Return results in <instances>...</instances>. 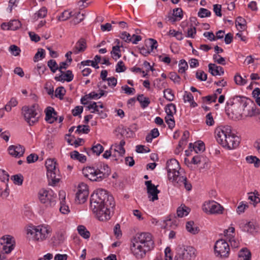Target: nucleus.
I'll use <instances>...</instances> for the list:
<instances>
[{
    "label": "nucleus",
    "instance_id": "obj_1",
    "mask_svg": "<svg viewBox=\"0 0 260 260\" xmlns=\"http://www.w3.org/2000/svg\"><path fill=\"white\" fill-rule=\"evenodd\" d=\"M115 206L113 197L109 194L106 190L98 189L91 196V208L101 221H107L110 219Z\"/></svg>",
    "mask_w": 260,
    "mask_h": 260
},
{
    "label": "nucleus",
    "instance_id": "obj_2",
    "mask_svg": "<svg viewBox=\"0 0 260 260\" xmlns=\"http://www.w3.org/2000/svg\"><path fill=\"white\" fill-rule=\"evenodd\" d=\"M131 250L138 259L143 258L147 252L151 250L154 246L152 235L147 232L137 234L132 239Z\"/></svg>",
    "mask_w": 260,
    "mask_h": 260
},
{
    "label": "nucleus",
    "instance_id": "obj_3",
    "mask_svg": "<svg viewBox=\"0 0 260 260\" xmlns=\"http://www.w3.org/2000/svg\"><path fill=\"white\" fill-rule=\"evenodd\" d=\"M215 135L217 142L228 150L236 148L240 143L239 138L232 133L229 126L217 127L215 130Z\"/></svg>",
    "mask_w": 260,
    "mask_h": 260
},
{
    "label": "nucleus",
    "instance_id": "obj_4",
    "mask_svg": "<svg viewBox=\"0 0 260 260\" xmlns=\"http://www.w3.org/2000/svg\"><path fill=\"white\" fill-rule=\"evenodd\" d=\"M167 169L168 178L174 185H183L186 190H191L192 186L187 182L186 177L181 175L179 172L180 167L176 159H171L168 160L167 162Z\"/></svg>",
    "mask_w": 260,
    "mask_h": 260
},
{
    "label": "nucleus",
    "instance_id": "obj_5",
    "mask_svg": "<svg viewBox=\"0 0 260 260\" xmlns=\"http://www.w3.org/2000/svg\"><path fill=\"white\" fill-rule=\"evenodd\" d=\"M51 232V227L45 225H40L27 230V235H30L34 240L40 242L49 238Z\"/></svg>",
    "mask_w": 260,
    "mask_h": 260
},
{
    "label": "nucleus",
    "instance_id": "obj_6",
    "mask_svg": "<svg viewBox=\"0 0 260 260\" xmlns=\"http://www.w3.org/2000/svg\"><path fill=\"white\" fill-rule=\"evenodd\" d=\"M42 112L39 106L34 104L30 107L25 106L22 109V113L25 121L29 125H32L39 120Z\"/></svg>",
    "mask_w": 260,
    "mask_h": 260
},
{
    "label": "nucleus",
    "instance_id": "obj_7",
    "mask_svg": "<svg viewBox=\"0 0 260 260\" xmlns=\"http://www.w3.org/2000/svg\"><path fill=\"white\" fill-rule=\"evenodd\" d=\"M47 169V176L51 181V184L55 185L59 180L58 173V170L56 168V162L51 159H48L45 163Z\"/></svg>",
    "mask_w": 260,
    "mask_h": 260
},
{
    "label": "nucleus",
    "instance_id": "obj_8",
    "mask_svg": "<svg viewBox=\"0 0 260 260\" xmlns=\"http://www.w3.org/2000/svg\"><path fill=\"white\" fill-rule=\"evenodd\" d=\"M39 198L41 202L46 207H52L56 203V196L52 190L41 189L39 191Z\"/></svg>",
    "mask_w": 260,
    "mask_h": 260
},
{
    "label": "nucleus",
    "instance_id": "obj_9",
    "mask_svg": "<svg viewBox=\"0 0 260 260\" xmlns=\"http://www.w3.org/2000/svg\"><path fill=\"white\" fill-rule=\"evenodd\" d=\"M214 251L216 256L226 258L230 254L229 245L224 240H218L214 245Z\"/></svg>",
    "mask_w": 260,
    "mask_h": 260
},
{
    "label": "nucleus",
    "instance_id": "obj_10",
    "mask_svg": "<svg viewBox=\"0 0 260 260\" xmlns=\"http://www.w3.org/2000/svg\"><path fill=\"white\" fill-rule=\"evenodd\" d=\"M203 210L205 212L211 214H221L224 208L214 201H209L204 203Z\"/></svg>",
    "mask_w": 260,
    "mask_h": 260
},
{
    "label": "nucleus",
    "instance_id": "obj_11",
    "mask_svg": "<svg viewBox=\"0 0 260 260\" xmlns=\"http://www.w3.org/2000/svg\"><path fill=\"white\" fill-rule=\"evenodd\" d=\"M88 195L89 191L87 185L83 182L79 183L76 193V202L78 204L85 203L88 197Z\"/></svg>",
    "mask_w": 260,
    "mask_h": 260
},
{
    "label": "nucleus",
    "instance_id": "obj_12",
    "mask_svg": "<svg viewBox=\"0 0 260 260\" xmlns=\"http://www.w3.org/2000/svg\"><path fill=\"white\" fill-rule=\"evenodd\" d=\"M82 173L84 176L92 181H101V173H99V169L87 167L83 168Z\"/></svg>",
    "mask_w": 260,
    "mask_h": 260
},
{
    "label": "nucleus",
    "instance_id": "obj_13",
    "mask_svg": "<svg viewBox=\"0 0 260 260\" xmlns=\"http://www.w3.org/2000/svg\"><path fill=\"white\" fill-rule=\"evenodd\" d=\"M179 258L190 259L195 256V249L191 246H182L179 250Z\"/></svg>",
    "mask_w": 260,
    "mask_h": 260
},
{
    "label": "nucleus",
    "instance_id": "obj_14",
    "mask_svg": "<svg viewBox=\"0 0 260 260\" xmlns=\"http://www.w3.org/2000/svg\"><path fill=\"white\" fill-rule=\"evenodd\" d=\"M145 184L147 187V193L148 198H150V201L154 202L157 200L158 193L160 191L157 189V187L151 183V181H145Z\"/></svg>",
    "mask_w": 260,
    "mask_h": 260
},
{
    "label": "nucleus",
    "instance_id": "obj_15",
    "mask_svg": "<svg viewBox=\"0 0 260 260\" xmlns=\"http://www.w3.org/2000/svg\"><path fill=\"white\" fill-rule=\"evenodd\" d=\"M9 153L12 156L20 157L23 155L25 152V148L19 144L11 145L8 148Z\"/></svg>",
    "mask_w": 260,
    "mask_h": 260
},
{
    "label": "nucleus",
    "instance_id": "obj_16",
    "mask_svg": "<svg viewBox=\"0 0 260 260\" xmlns=\"http://www.w3.org/2000/svg\"><path fill=\"white\" fill-rule=\"evenodd\" d=\"M45 120L49 123H52L57 120V112L51 107H48L45 110Z\"/></svg>",
    "mask_w": 260,
    "mask_h": 260
},
{
    "label": "nucleus",
    "instance_id": "obj_17",
    "mask_svg": "<svg viewBox=\"0 0 260 260\" xmlns=\"http://www.w3.org/2000/svg\"><path fill=\"white\" fill-rule=\"evenodd\" d=\"M239 225L242 231L249 233H252L256 229L255 223L253 221L246 222L243 220Z\"/></svg>",
    "mask_w": 260,
    "mask_h": 260
},
{
    "label": "nucleus",
    "instance_id": "obj_18",
    "mask_svg": "<svg viewBox=\"0 0 260 260\" xmlns=\"http://www.w3.org/2000/svg\"><path fill=\"white\" fill-rule=\"evenodd\" d=\"M87 48L86 41L84 38H80L73 48V53L75 54L84 52Z\"/></svg>",
    "mask_w": 260,
    "mask_h": 260
},
{
    "label": "nucleus",
    "instance_id": "obj_19",
    "mask_svg": "<svg viewBox=\"0 0 260 260\" xmlns=\"http://www.w3.org/2000/svg\"><path fill=\"white\" fill-rule=\"evenodd\" d=\"M74 78V75L73 74L72 71L71 70H68L66 73L63 72V73H61V75L59 76H56L54 79L57 81L60 82H70Z\"/></svg>",
    "mask_w": 260,
    "mask_h": 260
},
{
    "label": "nucleus",
    "instance_id": "obj_20",
    "mask_svg": "<svg viewBox=\"0 0 260 260\" xmlns=\"http://www.w3.org/2000/svg\"><path fill=\"white\" fill-rule=\"evenodd\" d=\"M59 196L60 200V207L59 208L60 211L62 214H68L70 212L69 207L65 204L64 200L66 198V193L63 191H60L59 192Z\"/></svg>",
    "mask_w": 260,
    "mask_h": 260
},
{
    "label": "nucleus",
    "instance_id": "obj_21",
    "mask_svg": "<svg viewBox=\"0 0 260 260\" xmlns=\"http://www.w3.org/2000/svg\"><path fill=\"white\" fill-rule=\"evenodd\" d=\"M209 72L213 76L221 75L224 74L223 69L220 66H217L214 63L208 64Z\"/></svg>",
    "mask_w": 260,
    "mask_h": 260
},
{
    "label": "nucleus",
    "instance_id": "obj_22",
    "mask_svg": "<svg viewBox=\"0 0 260 260\" xmlns=\"http://www.w3.org/2000/svg\"><path fill=\"white\" fill-rule=\"evenodd\" d=\"M189 147L191 151H192V149L197 153L203 152L205 150V144L202 141H198L194 144L190 143Z\"/></svg>",
    "mask_w": 260,
    "mask_h": 260
},
{
    "label": "nucleus",
    "instance_id": "obj_23",
    "mask_svg": "<svg viewBox=\"0 0 260 260\" xmlns=\"http://www.w3.org/2000/svg\"><path fill=\"white\" fill-rule=\"evenodd\" d=\"M251 256V252L247 248H242L239 251L238 260H250Z\"/></svg>",
    "mask_w": 260,
    "mask_h": 260
},
{
    "label": "nucleus",
    "instance_id": "obj_24",
    "mask_svg": "<svg viewBox=\"0 0 260 260\" xmlns=\"http://www.w3.org/2000/svg\"><path fill=\"white\" fill-rule=\"evenodd\" d=\"M186 229L191 234H196L200 231L199 228L194 225V223L193 221H189L186 223Z\"/></svg>",
    "mask_w": 260,
    "mask_h": 260
},
{
    "label": "nucleus",
    "instance_id": "obj_25",
    "mask_svg": "<svg viewBox=\"0 0 260 260\" xmlns=\"http://www.w3.org/2000/svg\"><path fill=\"white\" fill-rule=\"evenodd\" d=\"M71 157L74 159L80 161V162L84 163L86 161V157L79 153L77 151L74 150L70 153Z\"/></svg>",
    "mask_w": 260,
    "mask_h": 260
},
{
    "label": "nucleus",
    "instance_id": "obj_26",
    "mask_svg": "<svg viewBox=\"0 0 260 260\" xmlns=\"http://www.w3.org/2000/svg\"><path fill=\"white\" fill-rule=\"evenodd\" d=\"M99 173L102 174L101 175V181L108 177L111 173V170L107 165H104L100 169H99Z\"/></svg>",
    "mask_w": 260,
    "mask_h": 260
},
{
    "label": "nucleus",
    "instance_id": "obj_27",
    "mask_svg": "<svg viewBox=\"0 0 260 260\" xmlns=\"http://www.w3.org/2000/svg\"><path fill=\"white\" fill-rule=\"evenodd\" d=\"M137 100L141 104V106L143 108H145L148 106L150 103L148 98L144 96L143 94H139L137 96Z\"/></svg>",
    "mask_w": 260,
    "mask_h": 260
},
{
    "label": "nucleus",
    "instance_id": "obj_28",
    "mask_svg": "<svg viewBox=\"0 0 260 260\" xmlns=\"http://www.w3.org/2000/svg\"><path fill=\"white\" fill-rule=\"evenodd\" d=\"M1 244L6 245H13V246H15V241L14 238L10 235H5L2 237L1 238Z\"/></svg>",
    "mask_w": 260,
    "mask_h": 260
},
{
    "label": "nucleus",
    "instance_id": "obj_29",
    "mask_svg": "<svg viewBox=\"0 0 260 260\" xmlns=\"http://www.w3.org/2000/svg\"><path fill=\"white\" fill-rule=\"evenodd\" d=\"M190 212V209L184 205L178 207L177 210V214L179 217H183L186 216Z\"/></svg>",
    "mask_w": 260,
    "mask_h": 260
},
{
    "label": "nucleus",
    "instance_id": "obj_30",
    "mask_svg": "<svg viewBox=\"0 0 260 260\" xmlns=\"http://www.w3.org/2000/svg\"><path fill=\"white\" fill-rule=\"evenodd\" d=\"M165 111L167 113L166 116L173 117V114L176 112V106L172 103L168 104L165 108Z\"/></svg>",
    "mask_w": 260,
    "mask_h": 260
},
{
    "label": "nucleus",
    "instance_id": "obj_31",
    "mask_svg": "<svg viewBox=\"0 0 260 260\" xmlns=\"http://www.w3.org/2000/svg\"><path fill=\"white\" fill-rule=\"evenodd\" d=\"M47 9L46 7H42L38 11L35 13L34 19L38 20L40 18H43L47 15Z\"/></svg>",
    "mask_w": 260,
    "mask_h": 260
},
{
    "label": "nucleus",
    "instance_id": "obj_32",
    "mask_svg": "<svg viewBox=\"0 0 260 260\" xmlns=\"http://www.w3.org/2000/svg\"><path fill=\"white\" fill-rule=\"evenodd\" d=\"M120 47V45H116L112 47V50L111 52V54L112 56V57L115 60H117L121 56Z\"/></svg>",
    "mask_w": 260,
    "mask_h": 260
},
{
    "label": "nucleus",
    "instance_id": "obj_33",
    "mask_svg": "<svg viewBox=\"0 0 260 260\" xmlns=\"http://www.w3.org/2000/svg\"><path fill=\"white\" fill-rule=\"evenodd\" d=\"M79 234L84 238L88 239L90 237V232L83 225H79L77 228Z\"/></svg>",
    "mask_w": 260,
    "mask_h": 260
},
{
    "label": "nucleus",
    "instance_id": "obj_34",
    "mask_svg": "<svg viewBox=\"0 0 260 260\" xmlns=\"http://www.w3.org/2000/svg\"><path fill=\"white\" fill-rule=\"evenodd\" d=\"M87 108L89 110H93V111H91V113L98 112L99 115H101L102 118H104L105 117H106V114L103 113L102 111H101V113L100 112L98 109L99 106L97 105L95 102H93L92 103L89 104Z\"/></svg>",
    "mask_w": 260,
    "mask_h": 260
},
{
    "label": "nucleus",
    "instance_id": "obj_35",
    "mask_svg": "<svg viewBox=\"0 0 260 260\" xmlns=\"http://www.w3.org/2000/svg\"><path fill=\"white\" fill-rule=\"evenodd\" d=\"M246 160L249 164H253L256 168H258L260 166V160L256 156H248L246 157Z\"/></svg>",
    "mask_w": 260,
    "mask_h": 260
},
{
    "label": "nucleus",
    "instance_id": "obj_36",
    "mask_svg": "<svg viewBox=\"0 0 260 260\" xmlns=\"http://www.w3.org/2000/svg\"><path fill=\"white\" fill-rule=\"evenodd\" d=\"M236 25L237 27L239 26L240 28L238 27L239 30H244L246 28V21L245 19L241 17H238L236 20Z\"/></svg>",
    "mask_w": 260,
    "mask_h": 260
},
{
    "label": "nucleus",
    "instance_id": "obj_37",
    "mask_svg": "<svg viewBox=\"0 0 260 260\" xmlns=\"http://www.w3.org/2000/svg\"><path fill=\"white\" fill-rule=\"evenodd\" d=\"M91 150L94 154H95L96 155L98 156L100 155V154L103 152L104 147L100 144L97 143L93 145V146L91 148Z\"/></svg>",
    "mask_w": 260,
    "mask_h": 260
},
{
    "label": "nucleus",
    "instance_id": "obj_38",
    "mask_svg": "<svg viewBox=\"0 0 260 260\" xmlns=\"http://www.w3.org/2000/svg\"><path fill=\"white\" fill-rule=\"evenodd\" d=\"M11 179L13 181L15 185H21L23 181V176L21 174H16L11 177Z\"/></svg>",
    "mask_w": 260,
    "mask_h": 260
},
{
    "label": "nucleus",
    "instance_id": "obj_39",
    "mask_svg": "<svg viewBox=\"0 0 260 260\" xmlns=\"http://www.w3.org/2000/svg\"><path fill=\"white\" fill-rule=\"evenodd\" d=\"M47 66L51 72L54 73H55L57 70H58V65L54 59L49 60L47 62Z\"/></svg>",
    "mask_w": 260,
    "mask_h": 260
},
{
    "label": "nucleus",
    "instance_id": "obj_40",
    "mask_svg": "<svg viewBox=\"0 0 260 260\" xmlns=\"http://www.w3.org/2000/svg\"><path fill=\"white\" fill-rule=\"evenodd\" d=\"M9 51L12 55L15 56L19 55L21 52L20 48L15 45H10Z\"/></svg>",
    "mask_w": 260,
    "mask_h": 260
},
{
    "label": "nucleus",
    "instance_id": "obj_41",
    "mask_svg": "<svg viewBox=\"0 0 260 260\" xmlns=\"http://www.w3.org/2000/svg\"><path fill=\"white\" fill-rule=\"evenodd\" d=\"M234 81L236 84L238 85H244L247 83V81L244 78H242L238 73L235 75L234 77Z\"/></svg>",
    "mask_w": 260,
    "mask_h": 260
},
{
    "label": "nucleus",
    "instance_id": "obj_42",
    "mask_svg": "<svg viewBox=\"0 0 260 260\" xmlns=\"http://www.w3.org/2000/svg\"><path fill=\"white\" fill-rule=\"evenodd\" d=\"M188 68V64L187 62L184 60L182 59L180 61L179 63V70L178 72L181 74H183L185 73V71Z\"/></svg>",
    "mask_w": 260,
    "mask_h": 260
},
{
    "label": "nucleus",
    "instance_id": "obj_43",
    "mask_svg": "<svg viewBox=\"0 0 260 260\" xmlns=\"http://www.w3.org/2000/svg\"><path fill=\"white\" fill-rule=\"evenodd\" d=\"M164 96L169 101H172L174 98V95L171 89L167 88L164 91Z\"/></svg>",
    "mask_w": 260,
    "mask_h": 260
},
{
    "label": "nucleus",
    "instance_id": "obj_44",
    "mask_svg": "<svg viewBox=\"0 0 260 260\" xmlns=\"http://www.w3.org/2000/svg\"><path fill=\"white\" fill-rule=\"evenodd\" d=\"M21 26L20 22L17 20H13L9 22L10 30H15L19 28Z\"/></svg>",
    "mask_w": 260,
    "mask_h": 260
},
{
    "label": "nucleus",
    "instance_id": "obj_45",
    "mask_svg": "<svg viewBox=\"0 0 260 260\" xmlns=\"http://www.w3.org/2000/svg\"><path fill=\"white\" fill-rule=\"evenodd\" d=\"M72 16L71 12H69V11H64L59 16H58V20L62 21H65L70 18Z\"/></svg>",
    "mask_w": 260,
    "mask_h": 260
},
{
    "label": "nucleus",
    "instance_id": "obj_46",
    "mask_svg": "<svg viewBox=\"0 0 260 260\" xmlns=\"http://www.w3.org/2000/svg\"><path fill=\"white\" fill-rule=\"evenodd\" d=\"M198 15L201 18H204L210 16L211 12L208 10L202 8L199 10Z\"/></svg>",
    "mask_w": 260,
    "mask_h": 260
},
{
    "label": "nucleus",
    "instance_id": "obj_47",
    "mask_svg": "<svg viewBox=\"0 0 260 260\" xmlns=\"http://www.w3.org/2000/svg\"><path fill=\"white\" fill-rule=\"evenodd\" d=\"M89 126L87 125H78L77 127L76 133L87 134L89 132Z\"/></svg>",
    "mask_w": 260,
    "mask_h": 260
},
{
    "label": "nucleus",
    "instance_id": "obj_48",
    "mask_svg": "<svg viewBox=\"0 0 260 260\" xmlns=\"http://www.w3.org/2000/svg\"><path fill=\"white\" fill-rule=\"evenodd\" d=\"M39 57L41 58H44L45 57V50L42 48L38 49V52L36 53L34 58V61H37Z\"/></svg>",
    "mask_w": 260,
    "mask_h": 260
},
{
    "label": "nucleus",
    "instance_id": "obj_49",
    "mask_svg": "<svg viewBox=\"0 0 260 260\" xmlns=\"http://www.w3.org/2000/svg\"><path fill=\"white\" fill-rule=\"evenodd\" d=\"M196 78L200 81H206L207 75L203 71H198L196 72Z\"/></svg>",
    "mask_w": 260,
    "mask_h": 260
},
{
    "label": "nucleus",
    "instance_id": "obj_50",
    "mask_svg": "<svg viewBox=\"0 0 260 260\" xmlns=\"http://www.w3.org/2000/svg\"><path fill=\"white\" fill-rule=\"evenodd\" d=\"M126 67L124 66V63L122 61H119L118 62L116 66L115 71L117 73L123 72L125 71Z\"/></svg>",
    "mask_w": 260,
    "mask_h": 260
},
{
    "label": "nucleus",
    "instance_id": "obj_51",
    "mask_svg": "<svg viewBox=\"0 0 260 260\" xmlns=\"http://www.w3.org/2000/svg\"><path fill=\"white\" fill-rule=\"evenodd\" d=\"M213 58L215 62L218 64L224 65L225 64V59L218 54H215L213 56Z\"/></svg>",
    "mask_w": 260,
    "mask_h": 260
},
{
    "label": "nucleus",
    "instance_id": "obj_52",
    "mask_svg": "<svg viewBox=\"0 0 260 260\" xmlns=\"http://www.w3.org/2000/svg\"><path fill=\"white\" fill-rule=\"evenodd\" d=\"M165 121L168 124L169 128L172 129L175 126V120L173 117H170V116L165 117Z\"/></svg>",
    "mask_w": 260,
    "mask_h": 260
},
{
    "label": "nucleus",
    "instance_id": "obj_53",
    "mask_svg": "<svg viewBox=\"0 0 260 260\" xmlns=\"http://www.w3.org/2000/svg\"><path fill=\"white\" fill-rule=\"evenodd\" d=\"M65 92L66 91L63 87H59L55 90V96L61 99L64 95Z\"/></svg>",
    "mask_w": 260,
    "mask_h": 260
},
{
    "label": "nucleus",
    "instance_id": "obj_54",
    "mask_svg": "<svg viewBox=\"0 0 260 260\" xmlns=\"http://www.w3.org/2000/svg\"><path fill=\"white\" fill-rule=\"evenodd\" d=\"M9 174L7 173L4 170H2V171L0 172V180L2 182L7 183V182L9 181Z\"/></svg>",
    "mask_w": 260,
    "mask_h": 260
},
{
    "label": "nucleus",
    "instance_id": "obj_55",
    "mask_svg": "<svg viewBox=\"0 0 260 260\" xmlns=\"http://www.w3.org/2000/svg\"><path fill=\"white\" fill-rule=\"evenodd\" d=\"M38 74L40 75V77H41L42 75L45 73V71L47 70L46 66L44 64H38L36 68Z\"/></svg>",
    "mask_w": 260,
    "mask_h": 260
},
{
    "label": "nucleus",
    "instance_id": "obj_56",
    "mask_svg": "<svg viewBox=\"0 0 260 260\" xmlns=\"http://www.w3.org/2000/svg\"><path fill=\"white\" fill-rule=\"evenodd\" d=\"M173 15L179 20L182 18V10L181 8H176L173 10Z\"/></svg>",
    "mask_w": 260,
    "mask_h": 260
},
{
    "label": "nucleus",
    "instance_id": "obj_57",
    "mask_svg": "<svg viewBox=\"0 0 260 260\" xmlns=\"http://www.w3.org/2000/svg\"><path fill=\"white\" fill-rule=\"evenodd\" d=\"M148 44L150 47L149 49L151 50V52H152L154 49H156L158 46L156 40L153 39H149Z\"/></svg>",
    "mask_w": 260,
    "mask_h": 260
},
{
    "label": "nucleus",
    "instance_id": "obj_58",
    "mask_svg": "<svg viewBox=\"0 0 260 260\" xmlns=\"http://www.w3.org/2000/svg\"><path fill=\"white\" fill-rule=\"evenodd\" d=\"M120 37L121 39L123 40L125 42L127 43H129L132 41L130 34L126 31L122 32Z\"/></svg>",
    "mask_w": 260,
    "mask_h": 260
},
{
    "label": "nucleus",
    "instance_id": "obj_59",
    "mask_svg": "<svg viewBox=\"0 0 260 260\" xmlns=\"http://www.w3.org/2000/svg\"><path fill=\"white\" fill-rule=\"evenodd\" d=\"M3 246L2 248V251L4 252L5 253L8 254L10 253L14 248L15 246H13V245H6L3 244Z\"/></svg>",
    "mask_w": 260,
    "mask_h": 260
},
{
    "label": "nucleus",
    "instance_id": "obj_60",
    "mask_svg": "<svg viewBox=\"0 0 260 260\" xmlns=\"http://www.w3.org/2000/svg\"><path fill=\"white\" fill-rule=\"evenodd\" d=\"M170 78L175 83H179L180 77L177 73L175 72H171L170 74Z\"/></svg>",
    "mask_w": 260,
    "mask_h": 260
},
{
    "label": "nucleus",
    "instance_id": "obj_61",
    "mask_svg": "<svg viewBox=\"0 0 260 260\" xmlns=\"http://www.w3.org/2000/svg\"><path fill=\"white\" fill-rule=\"evenodd\" d=\"M38 159V156L36 154L32 153L27 157L26 160L28 164H30L35 162Z\"/></svg>",
    "mask_w": 260,
    "mask_h": 260
},
{
    "label": "nucleus",
    "instance_id": "obj_62",
    "mask_svg": "<svg viewBox=\"0 0 260 260\" xmlns=\"http://www.w3.org/2000/svg\"><path fill=\"white\" fill-rule=\"evenodd\" d=\"M193 100V96L192 94L190 92H188L187 91H185L184 94L183 95V100L185 103L186 102H188L189 103Z\"/></svg>",
    "mask_w": 260,
    "mask_h": 260
},
{
    "label": "nucleus",
    "instance_id": "obj_63",
    "mask_svg": "<svg viewBox=\"0 0 260 260\" xmlns=\"http://www.w3.org/2000/svg\"><path fill=\"white\" fill-rule=\"evenodd\" d=\"M221 6L220 5L215 4L213 5V11L216 15L221 17L222 14L221 13Z\"/></svg>",
    "mask_w": 260,
    "mask_h": 260
},
{
    "label": "nucleus",
    "instance_id": "obj_64",
    "mask_svg": "<svg viewBox=\"0 0 260 260\" xmlns=\"http://www.w3.org/2000/svg\"><path fill=\"white\" fill-rule=\"evenodd\" d=\"M122 90L124 91V93L127 94H132L134 93L135 89L134 88H131L127 85H124L121 87Z\"/></svg>",
    "mask_w": 260,
    "mask_h": 260
}]
</instances>
